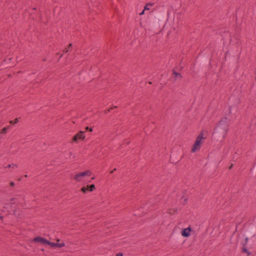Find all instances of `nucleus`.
<instances>
[{"instance_id": "f257e3e1", "label": "nucleus", "mask_w": 256, "mask_h": 256, "mask_svg": "<svg viewBox=\"0 0 256 256\" xmlns=\"http://www.w3.org/2000/svg\"><path fill=\"white\" fill-rule=\"evenodd\" d=\"M230 122V120H228L227 118H222L215 128V132L224 136L228 130Z\"/></svg>"}, {"instance_id": "f03ea898", "label": "nucleus", "mask_w": 256, "mask_h": 256, "mask_svg": "<svg viewBox=\"0 0 256 256\" xmlns=\"http://www.w3.org/2000/svg\"><path fill=\"white\" fill-rule=\"evenodd\" d=\"M204 139L203 137V134L201 132L196 138L195 142L192 148V152H194L196 150H199L200 147V144L202 143V140Z\"/></svg>"}, {"instance_id": "7ed1b4c3", "label": "nucleus", "mask_w": 256, "mask_h": 256, "mask_svg": "<svg viewBox=\"0 0 256 256\" xmlns=\"http://www.w3.org/2000/svg\"><path fill=\"white\" fill-rule=\"evenodd\" d=\"M92 172L90 170H87L85 172H80L76 174L74 176V179L77 182H80L82 178L86 176H90Z\"/></svg>"}, {"instance_id": "20e7f679", "label": "nucleus", "mask_w": 256, "mask_h": 256, "mask_svg": "<svg viewBox=\"0 0 256 256\" xmlns=\"http://www.w3.org/2000/svg\"><path fill=\"white\" fill-rule=\"evenodd\" d=\"M85 138L84 132L80 131L78 134H76L72 138L73 142H77L78 140H83Z\"/></svg>"}, {"instance_id": "39448f33", "label": "nucleus", "mask_w": 256, "mask_h": 256, "mask_svg": "<svg viewBox=\"0 0 256 256\" xmlns=\"http://www.w3.org/2000/svg\"><path fill=\"white\" fill-rule=\"evenodd\" d=\"M192 230L191 226H189L186 228L182 230L181 232L182 236L184 238L188 237L190 236Z\"/></svg>"}, {"instance_id": "423d86ee", "label": "nucleus", "mask_w": 256, "mask_h": 256, "mask_svg": "<svg viewBox=\"0 0 256 256\" xmlns=\"http://www.w3.org/2000/svg\"><path fill=\"white\" fill-rule=\"evenodd\" d=\"M34 242H40V243H41L42 244H47V245H48L49 240H46V238H43L42 237L38 236V237L35 238L34 239Z\"/></svg>"}, {"instance_id": "0eeeda50", "label": "nucleus", "mask_w": 256, "mask_h": 256, "mask_svg": "<svg viewBox=\"0 0 256 256\" xmlns=\"http://www.w3.org/2000/svg\"><path fill=\"white\" fill-rule=\"evenodd\" d=\"M48 245L50 246L51 247H58V248H62L64 247L65 246V244L64 243H55V242H52L49 241Z\"/></svg>"}, {"instance_id": "6e6552de", "label": "nucleus", "mask_w": 256, "mask_h": 256, "mask_svg": "<svg viewBox=\"0 0 256 256\" xmlns=\"http://www.w3.org/2000/svg\"><path fill=\"white\" fill-rule=\"evenodd\" d=\"M154 3L146 4L144 7V10H150V7L152 6H154Z\"/></svg>"}, {"instance_id": "1a4fd4ad", "label": "nucleus", "mask_w": 256, "mask_h": 256, "mask_svg": "<svg viewBox=\"0 0 256 256\" xmlns=\"http://www.w3.org/2000/svg\"><path fill=\"white\" fill-rule=\"evenodd\" d=\"M172 74L174 75L176 78H182V76L180 73L176 72L174 70H172Z\"/></svg>"}, {"instance_id": "9d476101", "label": "nucleus", "mask_w": 256, "mask_h": 256, "mask_svg": "<svg viewBox=\"0 0 256 256\" xmlns=\"http://www.w3.org/2000/svg\"><path fill=\"white\" fill-rule=\"evenodd\" d=\"M178 209L176 208H170L168 210L167 212L170 214H174L176 212H177Z\"/></svg>"}, {"instance_id": "9b49d317", "label": "nucleus", "mask_w": 256, "mask_h": 256, "mask_svg": "<svg viewBox=\"0 0 256 256\" xmlns=\"http://www.w3.org/2000/svg\"><path fill=\"white\" fill-rule=\"evenodd\" d=\"M87 188H88V190L90 192H92L96 188L95 185L94 184L88 185Z\"/></svg>"}, {"instance_id": "f8f14e48", "label": "nucleus", "mask_w": 256, "mask_h": 256, "mask_svg": "<svg viewBox=\"0 0 256 256\" xmlns=\"http://www.w3.org/2000/svg\"><path fill=\"white\" fill-rule=\"evenodd\" d=\"M242 252H244V253H246L248 254V256H250L251 253L248 250V249L245 248V247H244L242 249Z\"/></svg>"}, {"instance_id": "ddd939ff", "label": "nucleus", "mask_w": 256, "mask_h": 256, "mask_svg": "<svg viewBox=\"0 0 256 256\" xmlns=\"http://www.w3.org/2000/svg\"><path fill=\"white\" fill-rule=\"evenodd\" d=\"M10 128V126H8L6 127H4V128L2 130V134H6L7 132V130H8Z\"/></svg>"}, {"instance_id": "4468645a", "label": "nucleus", "mask_w": 256, "mask_h": 256, "mask_svg": "<svg viewBox=\"0 0 256 256\" xmlns=\"http://www.w3.org/2000/svg\"><path fill=\"white\" fill-rule=\"evenodd\" d=\"M18 118H16L14 120H10V124H14L16 123H18Z\"/></svg>"}, {"instance_id": "2eb2a0df", "label": "nucleus", "mask_w": 256, "mask_h": 256, "mask_svg": "<svg viewBox=\"0 0 256 256\" xmlns=\"http://www.w3.org/2000/svg\"><path fill=\"white\" fill-rule=\"evenodd\" d=\"M81 191L82 192H83L84 193H86L87 191H88V188H87V186L86 187L84 186L81 188Z\"/></svg>"}, {"instance_id": "dca6fc26", "label": "nucleus", "mask_w": 256, "mask_h": 256, "mask_svg": "<svg viewBox=\"0 0 256 256\" xmlns=\"http://www.w3.org/2000/svg\"><path fill=\"white\" fill-rule=\"evenodd\" d=\"M72 44H69L68 48H66L65 50H64V52H68L70 50V48H72Z\"/></svg>"}, {"instance_id": "f3484780", "label": "nucleus", "mask_w": 256, "mask_h": 256, "mask_svg": "<svg viewBox=\"0 0 256 256\" xmlns=\"http://www.w3.org/2000/svg\"><path fill=\"white\" fill-rule=\"evenodd\" d=\"M117 108V106H114V108H113V107L110 108H109V109H108V110H105V112H105L106 114H107V113L109 112L110 111V110H112L114 108Z\"/></svg>"}, {"instance_id": "a211bd4d", "label": "nucleus", "mask_w": 256, "mask_h": 256, "mask_svg": "<svg viewBox=\"0 0 256 256\" xmlns=\"http://www.w3.org/2000/svg\"><path fill=\"white\" fill-rule=\"evenodd\" d=\"M248 238H245V242H244V243H242V246H246V244H247V243H248Z\"/></svg>"}, {"instance_id": "6ab92c4d", "label": "nucleus", "mask_w": 256, "mask_h": 256, "mask_svg": "<svg viewBox=\"0 0 256 256\" xmlns=\"http://www.w3.org/2000/svg\"><path fill=\"white\" fill-rule=\"evenodd\" d=\"M86 130H89L90 132H92V128H89L88 126H86Z\"/></svg>"}, {"instance_id": "aec40b11", "label": "nucleus", "mask_w": 256, "mask_h": 256, "mask_svg": "<svg viewBox=\"0 0 256 256\" xmlns=\"http://www.w3.org/2000/svg\"><path fill=\"white\" fill-rule=\"evenodd\" d=\"M116 256H123V254L122 252H118L116 254Z\"/></svg>"}, {"instance_id": "412c9836", "label": "nucleus", "mask_w": 256, "mask_h": 256, "mask_svg": "<svg viewBox=\"0 0 256 256\" xmlns=\"http://www.w3.org/2000/svg\"><path fill=\"white\" fill-rule=\"evenodd\" d=\"M14 184H14V182H10V186H14Z\"/></svg>"}, {"instance_id": "4be33fe9", "label": "nucleus", "mask_w": 256, "mask_h": 256, "mask_svg": "<svg viewBox=\"0 0 256 256\" xmlns=\"http://www.w3.org/2000/svg\"><path fill=\"white\" fill-rule=\"evenodd\" d=\"M18 167V166L16 164H12V168H17Z\"/></svg>"}, {"instance_id": "5701e85b", "label": "nucleus", "mask_w": 256, "mask_h": 256, "mask_svg": "<svg viewBox=\"0 0 256 256\" xmlns=\"http://www.w3.org/2000/svg\"><path fill=\"white\" fill-rule=\"evenodd\" d=\"M187 200H188V198H185L184 199V203L186 204L187 202Z\"/></svg>"}, {"instance_id": "b1692460", "label": "nucleus", "mask_w": 256, "mask_h": 256, "mask_svg": "<svg viewBox=\"0 0 256 256\" xmlns=\"http://www.w3.org/2000/svg\"><path fill=\"white\" fill-rule=\"evenodd\" d=\"M144 10L140 14V15H142L144 14Z\"/></svg>"}, {"instance_id": "393cba45", "label": "nucleus", "mask_w": 256, "mask_h": 256, "mask_svg": "<svg viewBox=\"0 0 256 256\" xmlns=\"http://www.w3.org/2000/svg\"><path fill=\"white\" fill-rule=\"evenodd\" d=\"M116 168H114L112 170V171L110 172V173H111V174H112V173H113L114 171H116Z\"/></svg>"}, {"instance_id": "a878e982", "label": "nucleus", "mask_w": 256, "mask_h": 256, "mask_svg": "<svg viewBox=\"0 0 256 256\" xmlns=\"http://www.w3.org/2000/svg\"><path fill=\"white\" fill-rule=\"evenodd\" d=\"M12 166V164H8L6 168H10Z\"/></svg>"}, {"instance_id": "bb28decb", "label": "nucleus", "mask_w": 256, "mask_h": 256, "mask_svg": "<svg viewBox=\"0 0 256 256\" xmlns=\"http://www.w3.org/2000/svg\"><path fill=\"white\" fill-rule=\"evenodd\" d=\"M232 166H233V164H232L230 166V167H229V169H231V168H232Z\"/></svg>"}, {"instance_id": "cd10ccee", "label": "nucleus", "mask_w": 256, "mask_h": 256, "mask_svg": "<svg viewBox=\"0 0 256 256\" xmlns=\"http://www.w3.org/2000/svg\"><path fill=\"white\" fill-rule=\"evenodd\" d=\"M72 152H70V156H72Z\"/></svg>"}, {"instance_id": "c85d7f7f", "label": "nucleus", "mask_w": 256, "mask_h": 256, "mask_svg": "<svg viewBox=\"0 0 256 256\" xmlns=\"http://www.w3.org/2000/svg\"><path fill=\"white\" fill-rule=\"evenodd\" d=\"M3 218V216H0V219H2Z\"/></svg>"}, {"instance_id": "c756f323", "label": "nucleus", "mask_w": 256, "mask_h": 256, "mask_svg": "<svg viewBox=\"0 0 256 256\" xmlns=\"http://www.w3.org/2000/svg\"><path fill=\"white\" fill-rule=\"evenodd\" d=\"M62 56H63V54H62L60 55V58L62 57Z\"/></svg>"}, {"instance_id": "7c9ffc66", "label": "nucleus", "mask_w": 256, "mask_h": 256, "mask_svg": "<svg viewBox=\"0 0 256 256\" xmlns=\"http://www.w3.org/2000/svg\"><path fill=\"white\" fill-rule=\"evenodd\" d=\"M231 112V111H230V113Z\"/></svg>"}, {"instance_id": "2f4dec72", "label": "nucleus", "mask_w": 256, "mask_h": 256, "mask_svg": "<svg viewBox=\"0 0 256 256\" xmlns=\"http://www.w3.org/2000/svg\"><path fill=\"white\" fill-rule=\"evenodd\" d=\"M57 241H58V242H59V241H60V240H59V239H58V240H57Z\"/></svg>"}]
</instances>
